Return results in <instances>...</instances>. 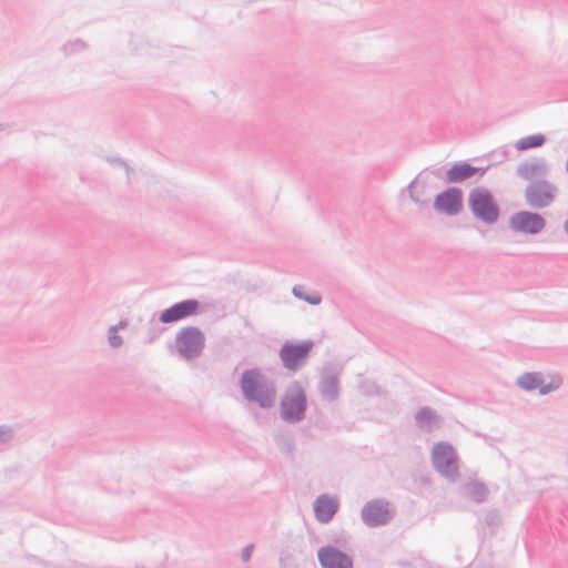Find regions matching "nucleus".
<instances>
[{"instance_id":"obj_2","label":"nucleus","mask_w":568,"mask_h":568,"mask_svg":"<svg viewBox=\"0 0 568 568\" xmlns=\"http://www.w3.org/2000/svg\"><path fill=\"white\" fill-rule=\"evenodd\" d=\"M306 409V398L303 388L298 384L291 385L282 399L281 412L288 422L300 420Z\"/></svg>"},{"instance_id":"obj_7","label":"nucleus","mask_w":568,"mask_h":568,"mask_svg":"<svg viewBox=\"0 0 568 568\" xmlns=\"http://www.w3.org/2000/svg\"><path fill=\"white\" fill-rule=\"evenodd\" d=\"M311 342L303 343H286L281 352V359L286 368L295 369L303 364L312 349Z\"/></svg>"},{"instance_id":"obj_10","label":"nucleus","mask_w":568,"mask_h":568,"mask_svg":"<svg viewBox=\"0 0 568 568\" xmlns=\"http://www.w3.org/2000/svg\"><path fill=\"white\" fill-rule=\"evenodd\" d=\"M317 557L322 568H353L351 557L331 546L320 548Z\"/></svg>"},{"instance_id":"obj_8","label":"nucleus","mask_w":568,"mask_h":568,"mask_svg":"<svg viewBox=\"0 0 568 568\" xmlns=\"http://www.w3.org/2000/svg\"><path fill=\"white\" fill-rule=\"evenodd\" d=\"M200 303L196 300H185L164 310L160 322L164 324L182 321L197 313Z\"/></svg>"},{"instance_id":"obj_12","label":"nucleus","mask_w":568,"mask_h":568,"mask_svg":"<svg viewBox=\"0 0 568 568\" xmlns=\"http://www.w3.org/2000/svg\"><path fill=\"white\" fill-rule=\"evenodd\" d=\"M435 206L446 214H456L463 206V192L458 189H449L439 194L435 201Z\"/></svg>"},{"instance_id":"obj_21","label":"nucleus","mask_w":568,"mask_h":568,"mask_svg":"<svg viewBox=\"0 0 568 568\" xmlns=\"http://www.w3.org/2000/svg\"><path fill=\"white\" fill-rule=\"evenodd\" d=\"M565 230H566V232L568 233V220H567V221H566V223H565Z\"/></svg>"},{"instance_id":"obj_1","label":"nucleus","mask_w":568,"mask_h":568,"mask_svg":"<svg viewBox=\"0 0 568 568\" xmlns=\"http://www.w3.org/2000/svg\"><path fill=\"white\" fill-rule=\"evenodd\" d=\"M241 388L246 399L266 408L276 400L275 386L258 369H248L242 374Z\"/></svg>"},{"instance_id":"obj_20","label":"nucleus","mask_w":568,"mask_h":568,"mask_svg":"<svg viewBox=\"0 0 568 568\" xmlns=\"http://www.w3.org/2000/svg\"><path fill=\"white\" fill-rule=\"evenodd\" d=\"M294 293H295L297 296L302 297V294H301V287H300V288H294Z\"/></svg>"},{"instance_id":"obj_3","label":"nucleus","mask_w":568,"mask_h":568,"mask_svg":"<svg viewBox=\"0 0 568 568\" xmlns=\"http://www.w3.org/2000/svg\"><path fill=\"white\" fill-rule=\"evenodd\" d=\"M469 206L477 217L486 222H495L498 219V205L493 195L486 190L473 191L469 194Z\"/></svg>"},{"instance_id":"obj_16","label":"nucleus","mask_w":568,"mask_h":568,"mask_svg":"<svg viewBox=\"0 0 568 568\" xmlns=\"http://www.w3.org/2000/svg\"><path fill=\"white\" fill-rule=\"evenodd\" d=\"M545 143V136L542 134H535L523 138L517 141L516 149L524 151L532 148L541 146Z\"/></svg>"},{"instance_id":"obj_4","label":"nucleus","mask_w":568,"mask_h":568,"mask_svg":"<svg viewBox=\"0 0 568 568\" xmlns=\"http://www.w3.org/2000/svg\"><path fill=\"white\" fill-rule=\"evenodd\" d=\"M432 459L435 468L449 478H455L458 474L457 457L454 448L445 443L435 445Z\"/></svg>"},{"instance_id":"obj_19","label":"nucleus","mask_w":568,"mask_h":568,"mask_svg":"<svg viewBox=\"0 0 568 568\" xmlns=\"http://www.w3.org/2000/svg\"><path fill=\"white\" fill-rule=\"evenodd\" d=\"M251 554H252V547H247L245 550H244V560H248L250 557H251Z\"/></svg>"},{"instance_id":"obj_18","label":"nucleus","mask_w":568,"mask_h":568,"mask_svg":"<svg viewBox=\"0 0 568 568\" xmlns=\"http://www.w3.org/2000/svg\"><path fill=\"white\" fill-rule=\"evenodd\" d=\"M305 300L311 304H318L321 302V296L318 294H314L313 296L305 297Z\"/></svg>"},{"instance_id":"obj_15","label":"nucleus","mask_w":568,"mask_h":568,"mask_svg":"<svg viewBox=\"0 0 568 568\" xmlns=\"http://www.w3.org/2000/svg\"><path fill=\"white\" fill-rule=\"evenodd\" d=\"M477 173L483 175L484 170H480L479 168L471 166L467 163H459L448 170L447 178H448L449 182H462L466 179L474 176Z\"/></svg>"},{"instance_id":"obj_5","label":"nucleus","mask_w":568,"mask_h":568,"mask_svg":"<svg viewBox=\"0 0 568 568\" xmlns=\"http://www.w3.org/2000/svg\"><path fill=\"white\" fill-rule=\"evenodd\" d=\"M204 346V335L196 327L183 328L176 336V347L186 358L197 356Z\"/></svg>"},{"instance_id":"obj_6","label":"nucleus","mask_w":568,"mask_h":568,"mask_svg":"<svg viewBox=\"0 0 568 568\" xmlns=\"http://www.w3.org/2000/svg\"><path fill=\"white\" fill-rule=\"evenodd\" d=\"M556 196V187L546 180L531 182L525 192L527 203L532 207H545L549 205Z\"/></svg>"},{"instance_id":"obj_14","label":"nucleus","mask_w":568,"mask_h":568,"mask_svg":"<svg viewBox=\"0 0 568 568\" xmlns=\"http://www.w3.org/2000/svg\"><path fill=\"white\" fill-rule=\"evenodd\" d=\"M314 510L318 520L327 523L335 515L337 510V503L331 497L321 496L314 503Z\"/></svg>"},{"instance_id":"obj_13","label":"nucleus","mask_w":568,"mask_h":568,"mask_svg":"<svg viewBox=\"0 0 568 568\" xmlns=\"http://www.w3.org/2000/svg\"><path fill=\"white\" fill-rule=\"evenodd\" d=\"M364 521L369 526L386 524L392 516L387 504L382 501L368 503L362 510Z\"/></svg>"},{"instance_id":"obj_11","label":"nucleus","mask_w":568,"mask_h":568,"mask_svg":"<svg viewBox=\"0 0 568 568\" xmlns=\"http://www.w3.org/2000/svg\"><path fill=\"white\" fill-rule=\"evenodd\" d=\"M517 383L521 388L526 390H534L538 388L540 394H547L557 389L561 384V379L557 376H554L548 384H545L540 374L525 373L518 378Z\"/></svg>"},{"instance_id":"obj_17","label":"nucleus","mask_w":568,"mask_h":568,"mask_svg":"<svg viewBox=\"0 0 568 568\" xmlns=\"http://www.w3.org/2000/svg\"><path fill=\"white\" fill-rule=\"evenodd\" d=\"M110 343L112 346H119L121 345L122 341H121V337L116 334H112L110 336Z\"/></svg>"},{"instance_id":"obj_9","label":"nucleus","mask_w":568,"mask_h":568,"mask_svg":"<svg viewBox=\"0 0 568 568\" xmlns=\"http://www.w3.org/2000/svg\"><path fill=\"white\" fill-rule=\"evenodd\" d=\"M510 226L518 232L538 233L545 226V220L537 213L518 212L510 217Z\"/></svg>"}]
</instances>
